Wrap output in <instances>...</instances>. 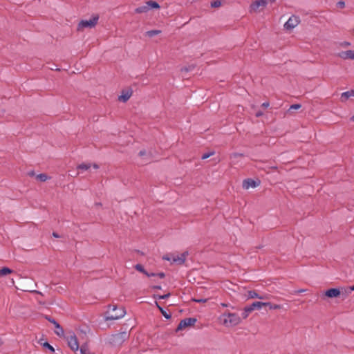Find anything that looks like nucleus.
Wrapping results in <instances>:
<instances>
[{"mask_svg":"<svg viewBox=\"0 0 354 354\" xmlns=\"http://www.w3.org/2000/svg\"><path fill=\"white\" fill-rule=\"evenodd\" d=\"M125 314L126 311L123 306L118 307L117 305L115 304L109 305L104 319L105 321L117 320L123 317Z\"/></svg>","mask_w":354,"mask_h":354,"instance_id":"f257e3e1","label":"nucleus"},{"mask_svg":"<svg viewBox=\"0 0 354 354\" xmlns=\"http://www.w3.org/2000/svg\"><path fill=\"white\" fill-rule=\"evenodd\" d=\"M187 255V251L183 252L180 257L175 256L173 253H168L163 255L162 259V260L171 261V264L176 263L178 265H183L185 263Z\"/></svg>","mask_w":354,"mask_h":354,"instance_id":"f03ea898","label":"nucleus"},{"mask_svg":"<svg viewBox=\"0 0 354 354\" xmlns=\"http://www.w3.org/2000/svg\"><path fill=\"white\" fill-rule=\"evenodd\" d=\"M129 337L128 333L124 331L113 334L109 339V343L113 346H120Z\"/></svg>","mask_w":354,"mask_h":354,"instance_id":"7ed1b4c3","label":"nucleus"},{"mask_svg":"<svg viewBox=\"0 0 354 354\" xmlns=\"http://www.w3.org/2000/svg\"><path fill=\"white\" fill-rule=\"evenodd\" d=\"M321 297L324 300H325L326 298L334 299L340 297V291L339 287L328 288L322 292Z\"/></svg>","mask_w":354,"mask_h":354,"instance_id":"20e7f679","label":"nucleus"},{"mask_svg":"<svg viewBox=\"0 0 354 354\" xmlns=\"http://www.w3.org/2000/svg\"><path fill=\"white\" fill-rule=\"evenodd\" d=\"M196 322L197 319L195 317H188L183 319L180 322L176 328L175 329V331L178 332L180 330L185 329L187 327L192 326L195 324Z\"/></svg>","mask_w":354,"mask_h":354,"instance_id":"39448f33","label":"nucleus"},{"mask_svg":"<svg viewBox=\"0 0 354 354\" xmlns=\"http://www.w3.org/2000/svg\"><path fill=\"white\" fill-rule=\"evenodd\" d=\"M99 17L97 15L93 16L89 19L82 20L78 24V29L84 28H93L97 24Z\"/></svg>","mask_w":354,"mask_h":354,"instance_id":"423d86ee","label":"nucleus"},{"mask_svg":"<svg viewBox=\"0 0 354 354\" xmlns=\"http://www.w3.org/2000/svg\"><path fill=\"white\" fill-rule=\"evenodd\" d=\"M224 316L227 315L228 319H225L224 324L230 323L231 326H236L241 322L240 317L236 313H232L228 312L225 313Z\"/></svg>","mask_w":354,"mask_h":354,"instance_id":"0eeeda50","label":"nucleus"},{"mask_svg":"<svg viewBox=\"0 0 354 354\" xmlns=\"http://www.w3.org/2000/svg\"><path fill=\"white\" fill-rule=\"evenodd\" d=\"M260 184L261 180L259 178L253 179L248 178L243 180L242 187L245 189H248L250 188H255Z\"/></svg>","mask_w":354,"mask_h":354,"instance_id":"6e6552de","label":"nucleus"},{"mask_svg":"<svg viewBox=\"0 0 354 354\" xmlns=\"http://www.w3.org/2000/svg\"><path fill=\"white\" fill-rule=\"evenodd\" d=\"M268 3L267 0H256L253 1L250 6V12H259L261 10H259V8H262L263 9L264 7L266 6Z\"/></svg>","mask_w":354,"mask_h":354,"instance_id":"1a4fd4ad","label":"nucleus"},{"mask_svg":"<svg viewBox=\"0 0 354 354\" xmlns=\"http://www.w3.org/2000/svg\"><path fill=\"white\" fill-rule=\"evenodd\" d=\"M45 319H47L49 322L52 323L53 326H55V333L57 335H58L59 337H62L64 335V329L54 318H53L52 317H50L49 315H45Z\"/></svg>","mask_w":354,"mask_h":354,"instance_id":"9d476101","label":"nucleus"},{"mask_svg":"<svg viewBox=\"0 0 354 354\" xmlns=\"http://www.w3.org/2000/svg\"><path fill=\"white\" fill-rule=\"evenodd\" d=\"M300 22L299 17L297 16L292 15L289 19L285 23L284 28L287 30H291L296 27Z\"/></svg>","mask_w":354,"mask_h":354,"instance_id":"9b49d317","label":"nucleus"},{"mask_svg":"<svg viewBox=\"0 0 354 354\" xmlns=\"http://www.w3.org/2000/svg\"><path fill=\"white\" fill-rule=\"evenodd\" d=\"M151 8H155V1L153 0H150L146 2L145 5L138 7L136 8L135 12L136 13H145Z\"/></svg>","mask_w":354,"mask_h":354,"instance_id":"f8f14e48","label":"nucleus"},{"mask_svg":"<svg viewBox=\"0 0 354 354\" xmlns=\"http://www.w3.org/2000/svg\"><path fill=\"white\" fill-rule=\"evenodd\" d=\"M68 346L73 351H77L79 349V343L75 335H71L67 337Z\"/></svg>","mask_w":354,"mask_h":354,"instance_id":"ddd939ff","label":"nucleus"},{"mask_svg":"<svg viewBox=\"0 0 354 354\" xmlns=\"http://www.w3.org/2000/svg\"><path fill=\"white\" fill-rule=\"evenodd\" d=\"M337 56L343 59L354 60V50H348L346 51H342L337 54Z\"/></svg>","mask_w":354,"mask_h":354,"instance_id":"4468645a","label":"nucleus"},{"mask_svg":"<svg viewBox=\"0 0 354 354\" xmlns=\"http://www.w3.org/2000/svg\"><path fill=\"white\" fill-rule=\"evenodd\" d=\"M339 288L340 291V297L342 298V300L346 299L352 292V290H351L350 289V286H339Z\"/></svg>","mask_w":354,"mask_h":354,"instance_id":"2eb2a0df","label":"nucleus"},{"mask_svg":"<svg viewBox=\"0 0 354 354\" xmlns=\"http://www.w3.org/2000/svg\"><path fill=\"white\" fill-rule=\"evenodd\" d=\"M263 302L262 301H254L252 304L247 306L248 310H250L252 313V311L255 310H260L263 306Z\"/></svg>","mask_w":354,"mask_h":354,"instance_id":"dca6fc26","label":"nucleus"},{"mask_svg":"<svg viewBox=\"0 0 354 354\" xmlns=\"http://www.w3.org/2000/svg\"><path fill=\"white\" fill-rule=\"evenodd\" d=\"M248 297L249 299H254L258 298L259 299H266L267 297L266 295H260L258 294L256 290H249L248 291Z\"/></svg>","mask_w":354,"mask_h":354,"instance_id":"f3484780","label":"nucleus"},{"mask_svg":"<svg viewBox=\"0 0 354 354\" xmlns=\"http://www.w3.org/2000/svg\"><path fill=\"white\" fill-rule=\"evenodd\" d=\"M351 96H354V89L342 93L341 94L340 100L342 102H345Z\"/></svg>","mask_w":354,"mask_h":354,"instance_id":"a211bd4d","label":"nucleus"},{"mask_svg":"<svg viewBox=\"0 0 354 354\" xmlns=\"http://www.w3.org/2000/svg\"><path fill=\"white\" fill-rule=\"evenodd\" d=\"M131 95V91H122V95L119 96V100L123 102H127Z\"/></svg>","mask_w":354,"mask_h":354,"instance_id":"6ab92c4d","label":"nucleus"},{"mask_svg":"<svg viewBox=\"0 0 354 354\" xmlns=\"http://www.w3.org/2000/svg\"><path fill=\"white\" fill-rule=\"evenodd\" d=\"M156 308H158L161 314L165 317V319H169L171 317V314L170 312L167 313L162 307H161L158 302L156 301Z\"/></svg>","mask_w":354,"mask_h":354,"instance_id":"aec40b11","label":"nucleus"},{"mask_svg":"<svg viewBox=\"0 0 354 354\" xmlns=\"http://www.w3.org/2000/svg\"><path fill=\"white\" fill-rule=\"evenodd\" d=\"M135 268H136V270H137L138 271H139V272H141L144 273L145 274H146V275H147V276H148V277H153V276H155V273H153V272H151V273H150V274H149V272H147L145 270V268H144L143 266H142V265H141V264H139V263H138V264H136V265L135 266Z\"/></svg>","mask_w":354,"mask_h":354,"instance_id":"412c9836","label":"nucleus"},{"mask_svg":"<svg viewBox=\"0 0 354 354\" xmlns=\"http://www.w3.org/2000/svg\"><path fill=\"white\" fill-rule=\"evenodd\" d=\"M138 155L140 157L146 156V158H145V160L142 162L143 164H146L147 162L151 160V154L149 153H147V151L145 149L140 151Z\"/></svg>","mask_w":354,"mask_h":354,"instance_id":"4be33fe9","label":"nucleus"},{"mask_svg":"<svg viewBox=\"0 0 354 354\" xmlns=\"http://www.w3.org/2000/svg\"><path fill=\"white\" fill-rule=\"evenodd\" d=\"M264 307H268L270 310L281 309V306L279 304H274L271 302H263Z\"/></svg>","mask_w":354,"mask_h":354,"instance_id":"5701e85b","label":"nucleus"},{"mask_svg":"<svg viewBox=\"0 0 354 354\" xmlns=\"http://www.w3.org/2000/svg\"><path fill=\"white\" fill-rule=\"evenodd\" d=\"M13 272V270L8 267H3L0 269V277L8 275Z\"/></svg>","mask_w":354,"mask_h":354,"instance_id":"b1692460","label":"nucleus"},{"mask_svg":"<svg viewBox=\"0 0 354 354\" xmlns=\"http://www.w3.org/2000/svg\"><path fill=\"white\" fill-rule=\"evenodd\" d=\"M301 107V104H293L290 105V108L288 109V112L290 113H295V111L299 109Z\"/></svg>","mask_w":354,"mask_h":354,"instance_id":"393cba45","label":"nucleus"},{"mask_svg":"<svg viewBox=\"0 0 354 354\" xmlns=\"http://www.w3.org/2000/svg\"><path fill=\"white\" fill-rule=\"evenodd\" d=\"M222 6V1L221 0H213L211 2V7L214 8H219Z\"/></svg>","mask_w":354,"mask_h":354,"instance_id":"a878e982","label":"nucleus"},{"mask_svg":"<svg viewBox=\"0 0 354 354\" xmlns=\"http://www.w3.org/2000/svg\"><path fill=\"white\" fill-rule=\"evenodd\" d=\"M37 179L41 182H45L49 177L45 174H39L36 176Z\"/></svg>","mask_w":354,"mask_h":354,"instance_id":"bb28decb","label":"nucleus"},{"mask_svg":"<svg viewBox=\"0 0 354 354\" xmlns=\"http://www.w3.org/2000/svg\"><path fill=\"white\" fill-rule=\"evenodd\" d=\"M41 344L43 346L44 348H47L51 353H54L55 352V348L48 342H45L44 343H41Z\"/></svg>","mask_w":354,"mask_h":354,"instance_id":"cd10ccee","label":"nucleus"},{"mask_svg":"<svg viewBox=\"0 0 354 354\" xmlns=\"http://www.w3.org/2000/svg\"><path fill=\"white\" fill-rule=\"evenodd\" d=\"M90 167H91L90 164L82 163L77 167V169L86 171V170L88 169Z\"/></svg>","mask_w":354,"mask_h":354,"instance_id":"c85d7f7f","label":"nucleus"},{"mask_svg":"<svg viewBox=\"0 0 354 354\" xmlns=\"http://www.w3.org/2000/svg\"><path fill=\"white\" fill-rule=\"evenodd\" d=\"M171 295V293L170 292H167V294H165V295H158V294H156V299H166L167 298H169Z\"/></svg>","mask_w":354,"mask_h":354,"instance_id":"c756f323","label":"nucleus"},{"mask_svg":"<svg viewBox=\"0 0 354 354\" xmlns=\"http://www.w3.org/2000/svg\"><path fill=\"white\" fill-rule=\"evenodd\" d=\"M250 313V310H248V306H245L243 308V312L242 313L243 319H246Z\"/></svg>","mask_w":354,"mask_h":354,"instance_id":"7c9ffc66","label":"nucleus"},{"mask_svg":"<svg viewBox=\"0 0 354 354\" xmlns=\"http://www.w3.org/2000/svg\"><path fill=\"white\" fill-rule=\"evenodd\" d=\"M194 68H195L194 65L184 66V67L181 68L180 71L181 72H188V71H192Z\"/></svg>","mask_w":354,"mask_h":354,"instance_id":"2f4dec72","label":"nucleus"},{"mask_svg":"<svg viewBox=\"0 0 354 354\" xmlns=\"http://www.w3.org/2000/svg\"><path fill=\"white\" fill-rule=\"evenodd\" d=\"M214 153H215L214 151H209V152L205 153L202 155L201 159L202 160L207 159V158H209L210 156H212V155H214Z\"/></svg>","mask_w":354,"mask_h":354,"instance_id":"473e14b6","label":"nucleus"},{"mask_svg":"<svg viewBox=\"0 0 354 354\" xmlns=\"http://www.w3.org/2000/svg\"><path fill=\"white\" fill-rule=\"evenodd\" d=\"M209 300V299H196L192 298V301L196 303H205Z\"/></svg>","mask_w":354,"mask_h":354,"instance_id":"72a5a7b5","label":"nucleus"},{"mask_svg":"<svg viewBox=\"0 0 354 354\" xmlns=\"http://www.w3.org/2000/svg\"><path fill=\"white\" fill-rule=\"evenodd\" d=\"M336 6L339 8H344L345 7V2L340 0L336 3Z\"/></svg>","mask_w":354,"mask_h":354,"instance_id":"f704fd0d","label":"nucleus"},{"mask_svg":"<svg viewBox=\"0 0 354 354\" xmlns=\"http://www.w3.org/2000/svg\"><path fill=\"white\" fill-rule=\"evenodd\" d=\"M80 354H86V345H82L80 349Z\"/></svg>","mask_w":354,"mask_h":354,"instance_id":"c9c22d12","label":"nucleus"},{"mask_svg":"<svg viewBox=\"0 0 354 354\" xmlns=\"http://www.w3.org/2000/svg\"><path fill=\"white\" fill-rule=\"evenodd\" d=\"M146 35L149 36V37H153L155 36V30H149V31H147L146 32Z\"/></svg>","mask_w":354,"mask_h":354,"instance_id":"e433bc0d","label":"nucleus"},{"mask_svg":"<svg viewBox=\"0 0 354 354\" xmlns=\"http://www.w3.org/2000/svg\"><path fill=\"white\" fill-rule=\"evenodd\" d=\"M340 46L342 47H348L351 46V43L349 41H343L340 43Z\"/></svg>","mask_w":354,"mask_h":354,"instance_id":"4c0bfd02","label":"nucleus"},{"mask_svg":"<svg viewBox=\"0 0 354 354\" xmlns=\"http://www.w3.org/2000/svg\"><path fill=\"white\" fill-rule=\"evenodd\" d=\"M262 115H263V112L262 111H261V110L257 111L256 113H255V116L257 118L261 117Z\"/></svg>","mask_w":354,"mask_h":354,"instance_id":"58836bf2","label":"nucleus"},{"mask_svg":"<svg viewBox=\"0 0 354 354\" xmlns=\"http://www.w3.org/2000/svg\"><path fill=\"white\" fill-rule=\"evenodd\" d=\"M156 276L160 277V278H161V279H162V278H164L165 277V274L164 272H160L156 273Z\"/></svg>","mask_w":354,"mask_h":354,"instance_id":"ea45409f","label":"nucleus"},{"mask_svg":"<svg viewBox=\"0 0 354 354\" xmlns=\"http://www.w3.org/2000/svg\"><path fill=\"white\" fill-rule=\"evenodd\" d=\"M269 106H270V103H269L268 102H263V103L261 104V107H262V108H263V109H266V108H268Z\"/></svg>","mask_w":354,"mask_h":354,"instance_id":"a19ab883","label":"nucleus"},{"mask_svg":"<svg viewBox=\"0 0 354 354\" xmlns=\"http://www.w3.org/2000/svg\"><path fill=\"white\" fill-rule=\"evenodd\" d=\"M244 155L243 153H234L235 157H243Z\"/></svg>","mask_w":354,"mask_h":354,"instance_id":"79ce46f5","label":"nucleus"},{"mask_svg":"<svg viewBox=\"0 0 354 354\" xmlns=\"http://www.w3.org/2000/svg\"><path fill=\"white\" fill-rule=\"evenodd\" d=\"M53 236L55 238L59 237V235L56 232H53Z\"/></svg>","mask_w":354,"mask_h":354,"instance_id":"37998d69","label":"nucleus"},{"mask_svg":"<svg viewBox=\"0 0 354 354\" xmlns=\"http://www.w3.org/2000/svg\"><path fill=\"white\" fill-rule=\"evenodd\" d=\"M305 291H306V290H304V289H300V290H297L296 292L300 293V292H304Z\"/></svg>","mask_w":354,"mask_h":354,"instance_id":"c03bdc74","label":"nucleus"},{"mask_svg":"<svg viewBox=\"0 0 354 354\" xmlns=\"http://www.w3.org/2000/svg\"><path fill=\"white\" fill-rule=\"evenodd\" d=\"M161 6L159 5L158 3L156 2V10H159L160 9Z\"/></svg>","mask_w":354,"mask_h":354,"instance_id":"a18cd8bd","label":"nucleus"},{"mask_svg":"<svg viewBox=\"0 0 354 354\" xmlns=\"http://www.w3.org/2000/svg\"><path fill=\"white\" fill-rule=\"evenodd\" d=\"M28 175L30 176H32L35 175V172L33 171H29L28 172Z\"/></svg>","mask_w":354,"mask_h":354,"instance_id":"49530a36","label":"nucleus"},{"mask_svg":"<svg viewBox=\"0 0 354 354\" xmlns=\"http://www.w3.org/2000/svg\"><path fill=\"white\" fill-rule=\"evenodd\" d=\"M221 305L223 306V307H227L228 305L225 303H221Z\"/></svg>","mask_w":354,"mask_h":354,"instance_id":"de8ad7c7","label":"nucleus"},{"mask_svg":"<svg viewBox=\"0 0 354 354\" xmlns=\"http://www.w3.org/2000/svg\"><path fill=\"white\" fill-rule=\"evenodd\" d=\"M93 167H94L95 169H98V168H99L98 165H96V164H94V165H93Z\"/></svg>","mask_w":354,"mask_h":354,"instance_id":"09e8293b","label":"nucleus"},{"mask_svg":"<svg viewBox=\"0 0 354 354\" xmlns=\"http://www.w3.org/2000/svg\"><path fill=\"white\" fill-rule=\"evenodd\" d=\"M350 287H351V288H350L351 290L354 291V284Z\"/></svg>","mask_w":354,"mask_h":354,"instance_id":"8fccbe9b","label":"nucleus"},{"mask_svg":"<svg viewBox=\"0 0 354 354\" xmlns=\"http://www.w3.org/2000/svg\"><path fill=\"white\" fill-rule=\"evenodd\" d=\"M160 289H161V286L156 285V290H160Z\"/></svg>","mask_w":354,"mask_h":354,"instance_id":"3c124183","label":"nucleus"},{"mask_svg":"<svg viewBox=\"0 0 354 354\" xmlns=\"http://www.w3.org/2000/svg\"><path fill=\"white\" fill-rule=\"evenodd\" d=\"M161 32V30H156V35Z\"/></svg>","mask_w":354,"mask_h":354,"instance_id":"603ef678","label":"nucleus"},{"mask_svg":"<svg viewBox=\"0 0 354 354\" xmlns=\"http://www.w3.org/2000/svg\"><path fill=\"white\" fill-rule=\"evenodd\" d=\"M351 120L354 122V115L351 118Z\"/></svg>","mask_w":354,"mask_h":354,"instance_id":"864d4df0","label":"nucleus"},{"mask_svg":"<svg viewBox=\"0 0 354 354\" xmlns=\"http://www.w3.org/2000/svg\"><path fill=\"white\" fill-rule=\"evenodd\" d=\"M3 344V341L1 340V339L0 338V346H1Z\"/></svg>","mask_w":354,"mask_h":354,"instance_id":"5fc2aeb1","label":"nucleus"}]
</instances>
